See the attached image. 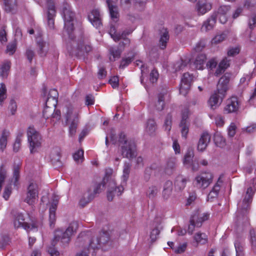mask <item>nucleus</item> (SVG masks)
<instances>
[{
	"instance_id": "1",
	"label": "nucleus",
	"mask_w": 256,
	"mask_h": 256,
	"mask_svg": "<svg viewBox=\"0 0 256 256\" xmlns=\"http://www.w3.org/2000/svg\"><path fill=\"white\" fill-rule=\"evenodd\" d=\"M105 186H108L107 198L109 201H112L115 196L121 195L124 190L122 186H116L113 170L106 168L102 182L95 184L92 188H90L84 193L80 200V204L82 207L84 206L94 198L96 194L100 193L104 190Z\"/></svg>"
},
{
	"instance_id": "2",
	"label": "nucleus",
	"mask_w": 256,
	"mask_h": 256,
	"mask_svg": "<svg viewBox=\"0 0 256 256\" xmlns=\"http://www.w3.org/2000/svg\"><path fill=\"white\" fill-rule=\"evenodd\" d=\"M76 224L74 223L70 224L65 232L60 230H56L51 246L48 248V252L50 256H59V252L55 248V246L58 243L61 246L68 244L72 236L76 232Z\"/></svg>"
},
{
	"instance_id": "3",
	"label": "nucleus",
	"mask_w": 256,
	"mask_h": 256,
	"mask_svg": "<svg viewBox=\"0 0 256 256\" xmlns=\"http://www.w3.org/2000/svg\"><path fill=\"white\" fill-rule=\"evenodd\" d=\"M230 77V74L226 73L219 80L216 90L211 95L208 100V105L211 109L215 110L221 104L228 89Z\"/></svg>"
},
{
	"instance_id": "4",
	"label": "nucleus",
	"mask_w": 256,
	"mask_h": 256,
	"mask_svg": "<svg viewBox=\"0 0 256 256\" xmlns=\"http://www.w3.org/2000/svg\"><path fill=\"white\" fill-rule=\"evenodd\" d=\"M118 142L120 146L122 155L124 158L130 160L136 156L134 142L132 140H128L124 133L120 134Z\"/></svg>"
},
{
	"instance_id": "5",
	"label": "nucleus",
	"mask_w": 256,
	"mask_h": 256,
	"mask_svg": "<svg viewBox=\"0 0 256 256\" xmlns=\"http://www.w3.org/2000/svg\"><path fill=\"white\" fill-rule=\"evenodd\" d=\"M62 11L64 22V36L66 34L70 39L72 40L74 38L72 32L74 28L73 21L74 14L68 4H64Z\"/></svg>"
},
{
	"instance_id": "6",
	"label": "nucleus",
	"mask_w": 256,
	"mask_h": 256,
	"mask_svg": "<svg viewBox=\"0 0 256 256\" xmlns=\"http://www.w3.org/2000/svg\"><path fill=\"white\" fill-rule=\"evenodd\" d=\"M66 123L68 125V136H75L79 124V112L72 108H68L66 114Z\"/></svg>"
},
{
	"instance_id": "7",
	"label": "nucleus",
	"mask_w": 256,
	"mask_h": 256,
	"mask_svg": "<svg viewBox=\"0 0 256 256\" xmlns=\"http://www.w3.org/2000/svg\"><path fill=\"white\" fill-rule=\"evenodd\" d=\"M27 136L30 152L34 154L37 152L42 146V138L40 134L33 126H30L27 130Z\"/></svg>"
},
{
	"instance_id": "8",
	"label": "nucleus",
	"mask_w": 256,
	"mask_h": 256,
	"mask_svg": "<svg viewBox=\"0 0 256 256\" xmlns=\"http://www.w3.org/2000/svg\"><path fill=\"white\" fill-rule=\"evenodd\" d=\"M214 175L210 172H203L198 174L194 180L195 186L199 190L206 189L212 183Z\"/></svg>"
},
{
	"instance_id": "9",
	"label": "nucleus",
	"mask_w": 256,
	"mask_h": 256,
	"mask_svg": "<svg viewBox=\"0 0 256 256\" xmlns=\"http://www.w3.org/2000/svg\"><path fill=\"white\" fill-rule=\"evenodd\" d=\"M38 187L36 184L30 183L27 187L26 192L24 197V202L29 206H34L38 200Z\"/></svg>"
},
{
	"instance_id": "10",
	"label": "nucleus",
	"mask_w": 256,
	"mask_h": 256,
	"mask_svg": "<svg viewBox=\"0 0 256 256\" xmlns=\"http://www.w3.org/2000/svg\"><path fill=\"white\" fill-rule=\"evenodd\" d=\"M109 239V234L107 232L100 233L99 238H93L90 241L88 248V252H91L92 255L95 254V250L98 249L101 244L107 242Z\"/></svg>"
},
{
	"instance_id": "11",
	"label": "nucleus",
	"mask_w": 256,
	"mask_h": 256,
	"mask_svg": "<svg viewBox=\"0 0 256 256\" xmlns=\"http://www.w3.org/2000/svg\"><path fill=\"white\" fill-rule=\"evenodd\" d=\"M72 46L74 48L70 52L72 54L79 55L83 52H88L92 50V47L88 41L84 38L79 40L78 44L74 42Z\"/></svg>"
},
{
	"instance_id": "12",
	"label": "nucleus",
	"mask_w": 256,
	"mask_h": 256,
	"mask_svg": "<svg viewBox=\"0 0 256 256\" xmlns=\"http://www.w3.org/2000/svg\"><path fill=\"white\" fill-rule=\"evenodd\" d=\"M25 218L22 213L17 214L14 220V224L15 228H22L25 230L28 231L36 229L38 226L36 224H32L30 225L24 222Z\"/></svg>"
},
{
	"instance_id": "13",
	"label": "nucleus",
	"mask_w": 256,
	"mask_h": 256,
	"mask_svg": "<svg viewBox=\"0 0 256 256\" xmlns=\"http://www.w3.org/2000/svg\"><path fill=\"white\" fill-rule=\"evenodd\" d=\"M56 0H46L45 6L48 10V27L54 28V17L56 15L55 3Z\"/></svg>"
},
{
	"instance_id": "14",
	"label": "nucleus",
	"mask_w": 256,
	"mask_h": 256,
	"mask_svg": "<svg viewBox=\"0 0 256 256\" xmlns=\"http://www.w3.org/2000/svg\"><path fill=\"white\" fill-rule=\"evenodd\" d=\"M254 194V192L252 188H248L246 191L247 196L244 199L242 202L238 204V217L240 218L241 214H244L246 210L249 208L250 204L252 200V196Z\"/></svg>"
},
{
	"instance_id": "15",
	"label": "nucleus",
	"mask_w": 256,
	"mask_h": 256,
	"mask_svg": "<svg viewBox=\"0 0 256 256\" xmlns=\"http://www.w3.org/2000/svg\"><path fill=\"white\" fill-rule=\"evenodd\" d=\"M189 116V110L188 108H185L182 113V120L180 124L182 136L185 139L189 132L190 123L188 120Z\"/></svg>"
},
{
	"instance_id": "16",
	"label": "nucleus",
	"mask_w": 256,
	"mask_h": 256,
	"mask_svg": "<svg viewBox=\"0 0 256 256\" xmlns=\"http://www.w3.org/2000/svg\"><path fill=\"white\" fill-rule=\"evenodd\" d=\"M192 80L193 76L189 73L186 72L183 74L180 86V93L181 94L186 96L188 94Z\"/></svg>"
},
{
	"instance_id": "17",
	"label": "nucleus",
	"mask_w": 256,
	"mask_h": 256,
	"mask_svg": "<svg viewBox=\"0 0 256 256\" xmlns=\"http://www.w3.org/2000/svg\"><path fill=\"white\" fill-rule=\"evenodd\" d=\"M88 18L96 28L100 29L102 27V15L98 10H92L88 14Z\"/></svg>"
},
{
	"instance_id": "18",
	"label": "nucleus",
	"mask_w": 256,
	"mask_h": 256,
	"mask_svg": "<svg viewBox=\"0 0 256 256\" xmlns=\"http://www.w3.org/2000/svg\"><path fill=\"white\" fill-rule=\"evenodd\" d=\"M239 108L240 102L238 98L235 96H232L226 100L224 112L226 114L236 112L238 110Z\"/></svg>"
},
{
	"instance_id": "19",
	"label": "nucleus",
	"mask_w": 256,
	"mask_h": 256,
	"mask_svg": "<svg viewBox=\"0 0 256 256\" xmlns=\"http://www.w3.org/2000/svg\"><path fill=\"white\" fill-rule=\"evenodd\" d=\"M58 202V198L57 196H52V202L49 210V220L50 227H53L56 220V210Z\"/></svg>"
},
{
	"instance_id": "20",
	"label": "nucleus",
	"mask_w": 256,
	"mask_h": 256,
	"mask_svg": "<svg viewBox=\"0 0 256 256\" xmlns=\"http://www.w3.org/2000/svg\"><path fill=\"white\" fill-rule=\"evenodd\" d=\"M58 94L56 90H50L46 102V106L47 107L53 106L56 108L58 104Z\"/></svg>"
},
{
	"instance_id": "21",
	"label": "nucleus",
	"mask_w": 256,
	"mask_h": 256,
	"mask_svg": "<svg viewBox=\"0 0 256 256\" xmlns=\"http://www.w3.org/2000/svg\"><path fill=\"white\" fill-rule=\"evenodd\" d=\"M229 6H220L218 10L217 14H215L216 18H218L222 24H225L228 20V12L230 10Z\"/></svg>"
},
{
	"instance_id": "22",
	"label": "nucleus",
	"mask_w": 256,
	"mask_h": 256,
	"mask_svg": "<svg viewBox=\"0 0 256 256\" xmlns=\"http://www.w3.org/2000/svg\"><path fill=\"white\" fill-rule=\"evenodd\" d=\"M210 140V136L206 132H203L198 144V150L202 152L204 150Z\"/></svg>"
},
{
	"instance_id": "23",
	"label": "nucleus",
	"mask_w": 256,
	"mask_h": 256,
	"mask_svg": "<svg viewBox=\"0 0 256 256\" xmlns=\"http://www.w3.org/2000/svg\"><path fill=\"white\" fill-rule=\"evenodd\" d=\"M230 60L228 58L225 57L220 62L214 74L218 76L221 74L223 73L225 70L230 66Z\"/></svg>"
},
{
	"instance_id": "24",
	"label": "nucleus",
	"mask_w": 256,
	"mask_h": 256,
	"mask_svg": "<svg viewBox=\"0 0 256 256\" xmlns=\"http://www.w3.org/2000/svg\"><path fill=\"white\" fill-rule=\"evenodd\" d=\"M160 46L162 49H164L170 38L168 31L166 29L162 28L160 30Z\"/></svg>"
},
{
	"instance_id": "25",
	"label": "nucleus",
	"mask_w": 256,
	"mask_h": 256,
	"mask_svg": "<svg viewBox=\"0 0 256 256\" xmlns=\"http://www.w3.org/2000/svg\"><path fill=\"white\" fill-rule=\"evenodd\" d=\"M211 4L206 2V0H199L196 6L198 12L204 14L211 8Z\"/></svg>"
},
{
	"instance_id": "26",
	"label": "nucleus",
	"mask_w": 256,
	"mask_h": 256,
	"mask_svg": "<svg viewBox=\"0 0 256 256\" xmlns=\"http://www.w3.org/2000/svg\"><path fill=\"white\" fill-rule=\"evenodd\" d=\"M38 46V53L40 57L46 56L48 50V44L42 40H39L37 42Z\"/></svg>"
},
{
	"instance_id": "27",
	"label": "nucleus",
	"mask_w": 256,
	"mask_h": 256,
	"mask_svg": "<svg viewBox=\"0 0 256 256\" xmlns=\"http://www.w3.org/2000/svg\"><path fill=\"white\" fill-rule=\"evenodd\" d=\"M206 60V56L200 54L196 56L194 62V66L196 69L203 70Z\"/></svg>"
},
{
	"instance_id": "28",
	"label": "nucleus",
	"mask_w": 256,
	"mask_h": 256,
	"mask_svg": "<svg viewBox=\"0 0 256 256\" xmlns=\"http://www.w3.org/2000/svg\"><path fill=\"white\" fill-rule=\"evenodd\" d=\"M216 19L215 14L212 15L204 23L202 28V30L208 31L212 30L216 24Z\"/></svg>"
},
{
	"instance_id": "29",
	"label": "nucleus",
	"mask_w": 256,
	"mask_h": 256,
	"mask_svg": "<svg viewBox=\"0 0 256 256\" xmlns=\"http://www.w3.org/2000/svg\"><path fill=\"white\" fill-rule=\"evenodd\" d=\"M4 9L7 12H13L17 8L16 0H2Z\"/></svg>"
},
{
	"instance_id": "30",
	"label": "nucleus",
	"mask_w": 256,
	"mask_h": 256,
	"mask_svg": "<svg viewBox=\"0 0 256 256\" xmlns=\"http://www.w3.org/2000/svg\"><path fill=\"white\" fill-rule=\"evenodd\" d=\"M222 182V181L220 180V178H219L217 182L214 184L212 190H210L208 196V200L212 201L213 198L218 196L219 191L220 190V185L219 184Z\"/></svg>"
},
{
	"instance_id": "31",
	"label": "nucleus",
	"mask_w": 256,
	"mask_h": 256,
	"mask_svg": "<svg viewBox=\"0 0 256 256\" xmlns=\"http://www.w3.org/2000/svg\"><path fill=\"white\" fill-rule=\"evenodd\" d=\"M188 180L182 176H178L175 180V188L178 190H182L184 188Z\"/></svg>"
},
{
	"instance_id": "32",
	"label": "nucleus",
	"mask_w": 256,
	"mask_h": 256,
	"mask_svg": "<svg viewBox=\"0 0 256 256\" xmlns=\"http://www.w3.org/2000/svg\"><path fill=\"white\" fill-rule=\"evenodd\" d=\"M172 181H166L164 186L162 196L164 199H168L172 194Z\"/></svg>"
},
{
	"instance_id": "33",
	"label": "nucleus",
	"mask_w": 256,
	"mask_h": 256,
	"mask_svg": "<svg viewBox=\"0 0 256 256\" xmlns=\"http://www.w3.org/2000/svg\"><path fill=\"white\" fill-rule=\"evenodd\" d=\"M168 95L166 92H162L158 94V99L154 104L155 108L158 111H161L164 106L165 97Z\"/></svg>"
},
{
	"instance_id": "34",
	"label": "nucleus",
	"mask_w": 256,
	"mask_h": 256,
	"mask_svg": "<svg viewBox=\"0 0 256 256\" xmlns=\"http://www.w3.org/2000/svg\"><path fill=\"white\" fill-rule=\"evenodd\" d=\"M194 240L196 244H204L208 242V236L205 233L198 232L194 236Z\"/></svg>"
},
{
	"instance_id": "35",
	"label": "nucleus",
	"mask_w": 256,
	"mask_h": 256,
	"mask_svg": "<svg viewBox=\"0 0 256 256\" xmlns=\"http://www.w3.org/2000/svg\"><path fill=\"white\" fill-rule=\"evenodd\" d=\"M130 170V164L128 163H124L123 168V174L122 176V182L120 186H122L126 184V182L128 178Z\"/></svg>"
},
{
	"instance_id": "36",
	"label": "nucleus",
	"mask_w": 256,
	"mask_h": 256,
	"mask_svg": "<svg viewBox=\"0 0 256 256\" xmlns=\"http://www.w3.org/2000/svg\"><path fill=\"white\" fill-rule=\"evenodd\" d=\"M187 65V62L182 60H180L175 63L173 64L170 70L174 72L182 70Z\"/></svg>"
},
{
	"instance_id": "37",
	"label": "nucleus",
	"mask_w": 256,
	"mask_h": 256,
	"mask_svg": "<svg viewBox=\"0 0 256 256\" xmlns=\"http://www.w3.org/2000/svg\"><path fill=\"white\" fill-rule=\"evenodd\" d=\"M196 216H192L190 220V224L188 226V232L190 234H192L194 231L195 228H200L201 226L200 222H196V220L197 218Z\"/></svg>"
},
{
	"instance_id": "38",
	"label": "nucleus",
	"mask_w": 256,
	"mask_h": 256,
	"mask_svg": "<svg viewBox=\"0 0 256 256\" xmlns=\"http://www.w3.org/2000/svg\"><path fill=\"white\" fill-rule=\"evenodd\" d=\"M156 128V122L152 119H150L148 120L146 127V132L151 136L154 134Z\"/></svg>"
},
{
	"instance_id": "39",
	"label": "nucleus",
	"mask_w": 256,
	"mask_h": 256,
	"mask_svg": "<svg viewBox=\"0 0 256 256\" xmlns=\"http://www.w3.org/2000/svg\"><path fill=\"white\" fill-rule=\"evenodd\" d=\"M176 166V160L174 158H172L168 159L166 166V172L170 174L172 173V171L175 170Z\"/></svg>"
},
{
	"instance_id": "40",
	"label": "nucleus",
	"mask_w": 256,
	"mask_h": 256,
	"mask_svg": "<svg viewBox=\"0 0 256 256\" xmlns=\"http://www.w3.org/2000/svg\"><path fill=\"white\" fill-rule=\"evenodd\" d=\"M20 166L21 165L20 164H18L16 165H14V166L12 181H13L14 186H18L19 184L18 180L20 178Z\"/></svg>"
},
{
	"instance_id": "41",
	"label": "nucleus",
	"mask_w": 256,
	"mask_h": 256,
	"mask_svg": "<svg viewBox=\"0 0 256 256\" xmlns=\"http://www.w3.org/2000/svg\"><path fill=\"white\" fill-rule=\"evenodd\" d=\"M159 188L154 185L150 186L146 191V196L150 199L154 198L159 192Z\"/></svg>"
},
{
	"instance_id": "42",
	"label": "nucleus",
	"mask_w": 256,
	"mask_h": 256,
	"mask_svg": "<svg viewBox=\"0 0 256 256\" xmlns=\"http://www.w3.org/2000/svg\"><path fill=\"white\" fill-rule=\"evenodd\" d=\"M114 4H107L108 8L110 17L114 20L115 19L117 20L119 16L118 7Z\"/></svg>"
},
{
	"instance_id": "43",
	"label": "nucleus",
	"mask_w": 256,
	"mask_h": 256,
	"mask_svg": "<svg viewBox=\"0 0 256 256\" xmlns=\"http://www.w3.org/2000/svg\"><path fill=\"white\" fill-rule=\"evenodd\" d=\"M136 64L138 66H140V68L141 70L142 76L140 78V82L142 84H143L144 78L145 76H147V74L148 72V67L146 66L143 62L141 60H136Z\"/></svg>"
},
{
	"instance_id": "44",
	"label": "nucleus",
	"mask_w": 256,
	"mask_h": 256,
	"mask_svg": "<svg viewBox=\"0 0 256 256\" xmlns=\"http://www.w3.org/2000/svg\"><path fill=\"white\" fill-rule=\"evenodd\" d=\"M109 34L115 42H118L121 38H124V34H120L116 32V28L114 26H112L109 30Z\"/></svg>"
},
{
	"instance_id": "45",
	"label": "nucleus",
	"mask_w": 256,
	"mask_h": 256,
	"mask_svg": "<svg viewBox=\"0 0 256 256\" xmlns=\"http://www.w3.org/2000/svg\"><path fill=\"white\" fill-rule=\"evenodd\" d=\"M192 216H196L198 217L196 220V222H200L201 226L204 222L208 220L210 218V214L208 213H202L200 211L196 212Z\"/></svg>"
},
{
	"instance_id": "46",
	"label": "nucleus",
	"mask_w": 256,
	"mask_h": 256,
	"mask_svg": "<svg viewBox=\"0 0 256 256\" xmlns=\"http://www.w3.org/2000/svg\"><path fill=\"white\" fill-rule=\"evenodd\" d=\"M10 68V62H6L0 68V76L2 78L7 77Z\"/></svg>"
},
{
	"instance_id": "47",
	"label": "nucleus",
	"mask_w": 256,
	"mask_h": 256,
	"mask_svg": "<svg viewBox=\"0 0 256 256\" xmlns=\"http://www.w3.org/2000/svg\"><path fill=\"white\" fill-rule=\"evenodd\" d=\"M9 136V132L4 130L2 132V136L0 138V149L3 151L6 148L7 144V139Z\"/></svg>"
},
{
	"instance_id": "48",
	"label": "nucleus",
	"mask_w": 256,
	"mask_h": 256,
	"mask_svg": "<svg viewBox=\"0 0 256 256\" xmlns=\"http://www.w3.org/2000/svg\"><path fill=\"white\" fill-rule=\"evenodd\" d=\"M214 141L216 144L220 147H222L226 144L224 138L218 132H216L214 134Z\"/></svg>"
},
{
	"instance_id": "49",
	"label": "nucleus",
	"mask_w": 256,
	"mask_h": 256,
	"mask_svg": "<svg viewBox=\"0 0 256 256\" xmlns=\"http://www.w3.org/2000/svg\"><path fill=\"white\" fill-rule=\"evenodd\" d=\"M132 32V30H124V31L122 34H124V38H121L120 39H123L124 40L120 43V46L121 47L122 46H123V48L126 46H128L130 45V40L129 38H126V36L127 35H128L129 34H131Z\"/></svg>"
},
{
	"instance_id": "50",
	"label": "nucleus",
	"mask_w": 256,
	"mask_h": 256,
	"mask_svg": "<svg viewBox=\"0 0 256 256\" xmlns=\"http://www.w3.org/2000/svg\"><path fill=\"white\" fill-rule=\"evenodd\" d=\"M250 240L253 250H256V231L252 228L250 231Z\"/></svg>"
},
{
	"instance_id": "51",
	"label": "nucleus",
	"mask_w": 256,
	"mask_h": 256,
	"mask_svg": "<svg viewBox=\"0 0 256 256\" xmlns=\"http://www.w3.org/2000/svg\"><path fill=\"white\" fill-rule=\"evenodd\" d=\"M121 52L122 51L118 49H116L114 48H111L110 49V60L111 61H114L116 58H120Z\"/></svg>"
},
{
	"instance_id": "52",
	"label": "nucleus",
	"mask_w": 256,
	"mask_h": 256,
	"mask_svg": "<svg viewBox=\"0 0 256 256\" xmlns=\"http://www.w3.org/2000/svg\"><path fill=\"white\" fill-rule=\"evenodd\" d=\"M56 108L53 106L47 107L46 106L43 110V116L48 119L50 117L54 116V112L55 111Z\"/></svg>"
},
{
	"instance_id": "53",
	"label": "nucleus",
	"mask_w": 256,
	"mask_h": 256,
	"mask_svg": "<svg viewBox=\"0 0 256 256\" xmlns=\"http://www.w3.org/2000/svg\"><path fill=\"white\" fill-rule=\"evenodd\" d=\"M234 246L236 250V256H244L243 254V244L240 240L236 241L234 243Z\"/></svg>"
},
{
	"instance_id": "54",
	"label": "nucleus",
	"mask_w": 256,
	"mask_h": 256,
	"mask_svg": "<svg viewBox=\"0 0 256 256\" xmlns=\"http://www.w3.org/2000/svg\"><path fill=\"white\" fill-rule=\"evenodd\" d=\"M248 28L251 30H253L256 26V13L252 14L250 15L248 20Z\"/></svg>"
},
{
	"instance_id": "55",
	"label": "nucleus",
	"mask_w": 256,
	"mask_h": 256,
	"mask_svg": "<svg viewBox=\"0 0 256 256\" xmlns=\"http://www.w3.org/2000/svg\"><path fill=\"white\" fill-rule=\"evenodd\" d=\"M6 90L4 84H0V105L2 106L4 101L6 98Z\"/></svg>"
},
{
	"instance_id": "56",
	"label": "nucleus",
	"mask_w": 256,
	"mask_h": 256,
	"mask_svg": "<svg viewBox=\"0 0 256 256\" xmlns=\"http://www.w3.org/2000/svg\"><path fill=\"white\" fill-rule=\"evenodd\" d=\"M23 136V133L20 132L16 139V141L14 144V150L16 152H17L19 150L20 145H21V141L22 138Z\"/></svg>"
},
{
	"instance_id": "57",
	"label": "nucleus",
	"mask_w": 256,
	"mask_h": 256,
	"mask_svg": "<svg viewBox=\"0 0 256 256\" xmlns=\"http://www.w3.org/2000/svg\"><path fill=\"white\" fill-rule=\"evenodd\" d=\"M73 158L77 163L82 162L84 160V151L82 150H79L76 151L73 155Z\"/></svg>"
},
{
	"instance_id": "58",
	"label": "nucleus",
	"mask_w": 256,
	"mask_h": 256,
	"mask_svg": "<svg viewBox=\"0 0 256 256\" xmlns=\"http://www.w3.org/2000/svg\"><path fill=\"white\" fill-rule=\"evenodd\" d=\"M172 120V116L170 114H168L164 120V127L165 130H167L168 132H169L171 129Z\"/></svg>"
},
{
	"instance_id": "59",
	"label": "nucleus",
	"mask_w": 256,
	"mask_h": 256,
	"mask_svg": "<svg viewBox=\"0 0 256 256\" xmlns=\"http://www.w3.org/2000/svg\"><path fill=\"white\" fill-rule=\"evenodd\" d=\"M16 44L15 41L10 43L6 47V52L10 55L13 54L16 50Z\"/></svg>"
},
{
	"instance_id": "60",
	"label": "nucleus",
	"mask_w": 256,
	"mask_h": 256,
	"mask_svg": "<svg viewBox=\"0 0 256 256\" xmlns=\"http://www.w3.org/2000/svg\"><path fill=\"white\" fill-rule=\"evenodd\" d=\"M12 192V187L11 184L6 185L4 189L3 193V198L6 200H8Z\"/></svg>"
},
{
	"instance_id": "61",
	"label": "nucleus",
	"mask_w": 256,
	"mask_h": 256,
	"mask_svg": "<svg viewBox=\"0 0 256 256\" xmlns=\"http://www.w3.org/2000/svg\"><path fill=\"white\" fill-rule=\"evenodd\" d=\"M236 124L234 122H232L228 128V134L230 137H233L236 134Z\"/></svg>"
},
{
	"instance_id": "62",
	"label": "nucleus",
	"mask_w": 256,
	"mask_h": 256,
	"mask_svg": "<svg viewBox=\"0 0 256 256\" xmlns=\"http://www.w3.org/2000/svg\"><path fill=\"white\" fill-rule=\"evenodd\" d=\"M134 56L122 58L120 66V68H123L128 66L133 60Z\"/></svg>"
},
{
	"instance_id": "63",
	"label": "nucleus",
	"mask_w": 256,
	"mask_h": 256,
	"mask_svg": "<svg viewBox=\"0 0 256 256\" xmlns=\"http://www.w3.org/2000/svg\"><path fill=\"white\" fill-rule=\"evenodd\" d=\"M50 156L51 160L52 162H56L60 160V153L57 150L52 152Z\"/></svg>"
},
{
	"instance_id": "64",
	"label": "nucleus",
	"mask_w": 256,
	"mask_h": 256,
	"mask_svg": "<svg viewBox=\"0 0 256 256\" xmlns=\"http://www.w3.org/2000/svg\"><path fill=\"white\" fill-rule=\"evenodd\" d=\"M225 38H226V35L224 34L216 35V36H215V37H214L212 39V44H219V43L221 42H222L223 40H224Z\"/></svg>"
}]
</instances>
